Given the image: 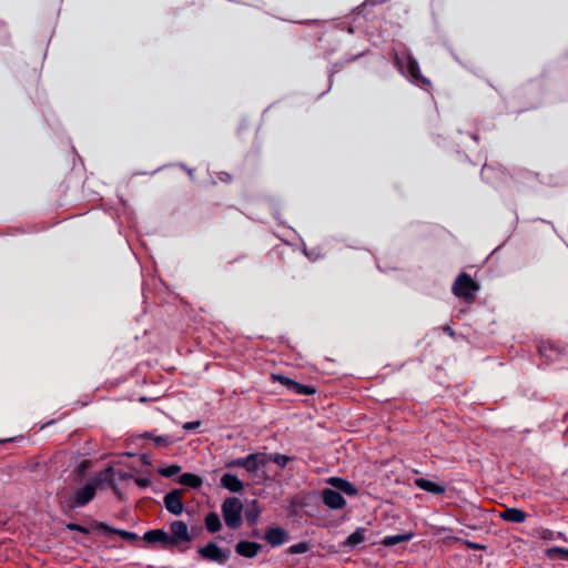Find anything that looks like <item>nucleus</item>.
Returning <instances> with one entry per match:
<instances>
[{"label": "nucleus", "mask_w": 568, "mask_h": 568, "mask_svg": "<svg viewBox=\"0 0 568 568\" xmlns=\"http://www.w3.org/2000/svg\"><path fill=\"white\" fill-rule=\"evenodd\" d=\"M265 539L272 546H280L287 539V534L280 527H272L265 534Z\"/></svg>", "instance_id": "f8f14e48"}, {"label": "nucleus", "mask_w": 568, "mask_h": 568, "mask_svg": "<svg viewBox=\"0 0 568 568\" xmlns=\"http://www.w3.org/2000/svg\"><path fill=\"white\" fill-rule=\"evenodd\" d=\"M205 527L210 532H216L221 529L222 524L216 513H210L205 517Z\"/></svg>", "instance_id": "aec40b11"}, {"label": "nucleus", "mask_w": 568, "mask_h": 568, "mask_svg": "<svg viewBox=\"0 0 568 568\" xmlns=\"http://www.w3.org/2000/svg\"><path fill=\"white\" fill-rule=\"evenodd\" d=\"M366 538V530L362 527L357 528L353 534H351L344 542V546L354 548L361 542H363Z\"/></svg>", "instance_id": "f3484780"}, {"label": "nucleus", "mask_w": 568, "mask_h": 568, "mask_svg": "<svg viewBox=\"0 0 568 568\" xmlns=\"http://www.w3.org/2000/svg\"><path fill=\"white\" fill-rule=\"evenodd\" d=\"M261 509L256 500H253L248 504L245 510V518L250 524H255L260 518Z\"/></svg>", "instance_id": "6ab92c4d"}, {"label": "nucleus", "mask_w": 568, "mask_h": 568, "mask_svg": "<svg viewBox=\"0 0 568 568\" xmlns=\"http://www.w3.org/2000/svg\"><path fill=\"white\" fill-rule=\"evenodd\" d=\"M143 540L151 545H160L164 548H172V540L169 532L163 529L149 530L143 535Z\"/></svg>", "instance_id": "6e6552de"}, {"label": "nucleus", "mask_w": 568, "mask_h": 568, "mask_svg": "<svg viewBox=\"0 0 568 568\" xmlns=\"http://www.w3.org/2000/svg\"><path fill=\"white\" fill-rule=\"evenodd\" d=\"M122 538L124 539H128V540H134L136 539V535L133 534V532H129V531H125V530H118L116 531Z\"/></svg>", "instance_id": "bb28decb"}, {"label": "nucleus", "mask_w": 568, "mask_h": 568, "mask_svg": "<svg viewBox=\"0 0 568 568\" xmlns=\"http://www.w3.org/2000/svg\"><path fill=\"white\" fill-rule=\"evenodd\" d=\"M169 529V538L172 540V547L190 544L195 537L189 526L182 520H173L170 523Z\"/></svg>", "instance_id": "7ed1b4c3"}, {"label": "nucleus", "mask_w": 568, "mask_h": 568, "mask_svg": "<svg viewBox=\"0 0 568 568\" xmlns=\"http://www.w3.org/2000/svg\"><path fill=\"white\" fill-rule=\"evenodd\" d=\"M97 485V483H89L81 489L77 490L74 493L71 507H79L88 504L95 495Z\"/></svg>", "instance_id": "1a4fd4ad"}, {"label": "nucleus", "mask_w": 568, "mask_h": 568, "mask_svg": "<svg viewBox=\"0 0 568 568\" xmlns=\"http://www.w3.org/2000/svg\"><path fill=\"white\" fill-rule=\"evenodd\" d=\"M235 549L239 555L246 558H253L258 554L261 546L253 541H240Z\"/></svg>", "instance_id": "ddd939ff"}, {"label": "nucleus", "mask_w": 568, "mask_h": 568, "mask_svg": "<svg viewBox=\"0 0 568 568\" xmlns=\"http://www.w3.org/2000/svg\"><path fill=\"white\" fill-rule=\"evenodd\" d=\"M308 550V545L306 542H300L296 545H293L288 548L290 554H303Z\"/></svg>", "instance_id": "393cba45"}, {"label": "nucleus", "mask_w": 568, "mask_h": 568, "mask_svg": "<svg viewBox=\"0 0 568 568\" xmlns=\"http://www.w3.org/2000/svg\"><path fill=\"white\" fill-rule=\"evenodd\" d=\"M413 538V534H399V535H393V536H386L382 544L386 547L395 546L400 542L408 541Z\"/></svg>", "instance_id": "a211bd4d"}, {"label": "nucleus", "mask_w": 568, "mask_h": 568, "mask_svg": "<svg viewBox=\"0 0 568 568\" xmlns=\"http://www.w3.org/2000/svg\"><path fill=\"white\" fill-rule=\"evenodd\" d=\"M326 483L333 488L322 489V501L332 509H341L346 505L342 494L347 496L357 495L356 487L343 478L329 477Z\"/></svg>", "instance_id": "f257e3e1"}, {"label": "nucleus", "mask_w": 568, "mask_h": 568, "mask_svg": "<svg viewBox=\"0 0 568 568\" xmlns=\"http://www.w3.org/2000/svg\"><path fill=\"white\" fill-rule=\"evenodd\" d=\"M68 528L69 529H74V530H79V531H82V532H87V529L85 528H82L81 526H78L75 524H69L68 525Z\"/></svg>", "instance_id": "c756f323"}, {"label": "nucleus", "mask_w": 568, "mask_h": 568, "mask_svg": "<svg viewBox=\"0 0 568 568\" xmlns=\"http://www.w3.org/2000/svg\"><path fill=\"white\" fill-rule=\"evenodd\" d=\"M142 463L145 464V465H150V462H149V458L144 455L142 456Z\"/></svg>", "instance_id": "473e14b6"}, {"label": "nucleus", "mask_w": 568, "mask_h": 568, "mask_svg": "<svg viewBox=\"0 0 568 568\" xmlns=\"http://www.w3.org/2000/svg\"><path fill=\"white\" fill-rule=\"evenodd\" d=\"M374 3L384 2L385 0H372Z\"/></svg>", "instance_id": "72a5a7b5"}, {"label": "nucleus", "mask_w": 568, "mask_h": 568, "mask_svg": "<svg viewBox=\"0 0 568 568\" xmlns=\"http://www.w3.org/2000/svg\"><path fill=\"white\" fill-rule=\"evenodd\" d=\"M400 71L410 78L416 84H427L428 81L420 77L417 62L409 55L403 59L396 58Z\"/></svg>", "instance_id": "0eeeda50"}, {"label": "nucleus", "mask_w": 568, "mask_h": 568, "mask_svg": "<svg viewBox=\"0 0 568 568\" xmlns=\"http://www.w3.org/2000/svg\"><path fill=\"white\" fill-rule=\"evenodd\" d=\"M477 291L478 285L466 274L459 275L453 286L454 294L465 300L474 298Z\"/></svg>", "instance_id": "423d86ee"}, {"label": "nucleus", "mask_w": 568, "mask_h": 568, "mask_svg": "<svg viewBox=\"0 0 568 568\" xmlns=\"http://www.w3.org/2000/svg\"><path fill=\"white\" fill-rule=\"evenodd\" d=\"M245 465H246V457L234 459V460L227 463L226 466L227 467H243V468H245Z\"/></svg>", "instance_id": "a878e982"}, {"label": "nucleus", "mask_w": 568, "mask_h": 568, "mask_svg": "<svg viewBox=\"0 0 568 568\" xmlns=\"http://www.w3.org/2000/svg\"><path fill=\"white\" fill-rule=\"evenodd\" d=\"M546 554L551 559L559 556V557L568 560V549H565V548L552 547V548L547 549Z\"/></svg>", "instance_id": "5701e85b"}, {"label": "nucleus", "mask_w": 568, "mask_h": 568, "mask_svg": "<svg viewBox=\"0 0 568 568\" xmlns=\"http://www.w3.org/2000/svg\"><path fill=\"white\" fill-rule=\"evenodd\" d=\"M415 485L423 490H426V491H429V493H433L436 495L443 494L445 491L444 486H442L435 481L425 479V478L415 479Z\"/></svg>", "instance_id": "2eb2a0df"}, {"label": "nucleus", "mask_w": 568, "mask_h": 568, "mask_svg": "<svg viewBox=\"0 0 568 568\" xmlns=\"http://www.w3.org/2000/svg\"><path fill=\"white\" fill-rule=\"evenodd\" d=\"M181 470V467L178 465H171L169 467H163L159 469V473L164 477H172Z\"/></svg>", "instance_id": "b1692460"}, {"label": "nucleus", "mask_w": 568, "mask_h": 568, "mask_svg": "<svg viewBox=\"0 0 568 568\" xmlns=\"http://www.w3.org/2000/svg\"><path fill=\"white\" fill-rule=\"evenodd\" d=\"M154 442L158 445H165V446L171 443V440L168 437H156V438H154Z\"/></svg>", "instance_id": "c85d7f7f"}, {"label": "nucleus", "mask_w": 568, "mask_h": 568, "mask_svg": "<svg viewBox=\"0 0 568 568\" xmlns=\"http://www.w3.org/2000/svg\"><path fill=\"white\" fill-rule=\"evenodd\" d=\"M225 525L232 529H237L242 525L243 504L236 497L226 498L221 506Z\"/></svg>", "instance_id": "f03ea898"}, {"label": "nucleus", "mask_w": 568, "mask_h": 568, "mask_svg": "<svg viewBox=\"0 0 568 568\" xmlns=\"http://www.w3.org/2000/svg\"><path fill=\"white\" fill-rule=\"evenodd\" d=\"M166 509L173 515H180L183 511V503L179 491H172L164 497Z\"/></svg>", "instance_id": "9d476101"}, {"label": "nucleus", "mask_w": 568, "mask_h": 568, "mask_svg": "<svg viewBox=\"0 0 568 568\" xmlns=\"http://www.w3.org/2000/svg\"><path fill=\"white\" fill-rule=\"evenodd\" d=\"M467 546H468L469 548H473V549H480V548H481L479 545L474 544V542H469V541L467 542Z\"/></svg>", "instance_id": "2f4dec72"}, {"label": "nucleus", "mask_w": 568, "mask_h": 568, "mask_svg": "<svg viewBox=\"0 0 568 568\" xmlns=\"http://www.w3.org/2000/svg\"><path fill=\"white\" fill-rule=\"evenodd\" d=\"M221 485L232 493H240L244 484L233 474H224L221 478Z\"/></svg>", "instance_id": "4468645a"}, {"label": "nucleus", "mask_w": 568, "mask_h": 568, "mask_svg": "<svg viewBox=\"0 0 568 568\" xmlns=\"http://www.w3.org/2000/svg\"><path fill=\"white\" fill-rule=\"evenodd\" d=\"M273 378L277 379L283 385H286L288 389H291L292 392H294L296 394H315V392H316V389L314 387L300 385L282 375H273Z\"/></svg>", "instance_id": "9b49d317"}, {"label": "nucleus", "mask_w": 568, "mask_h": 568, "mask_svg": "<svg viewBox=\"0 0 568 568\" xmlns=\"http://www.w3.org/2000/svg\"><path fill=\"white\" fill-rule=\"evenodd\" d=\"M200 426V422H194V423H186L184 425V428L185 429H192V428H195V427H199Z\"/></svg>", "instance_id": "7c9ffc66"}, {"label": "nucleus", "mask_w": 568, "mask_h": 568, "mask_svg": "<svg viewBox=\"0 0 568 568\" xmlns=\"http://www.w3.org/2000/svg\"><path fill=\"white\" fill-rule=\"evenodd\" d=\"M268 458H267V464L270 462H273L275 463L278 467L281 468H285L286 465L288 464L290 462V457L286 456V455H281V454H267Z\"/></svg>", "instance_id": "4be33fe9"}, {"label": "nucleus", "mask_w": 568, "mask_h": 568, "mask_svg": "<svg viewBox=\"0 0 568 568\" xmlns=\"http://www.w3.org/2000/svg\"><path fill=\"white\" fill-rule=\"evenodd\" d=\"M500 518L511 523H523L526 519V514L518 508H507L500 514Z\"/></svg>", "instance_id": "dca6fc26"}, {"label": "nucleus", "mask_w": 568, "mask_h": 568, "mask_svg": "<svg viewBox=\"0 0 568 568\" xmlns=\"http://www.w3.org/2000/svg\"><path fill=\"white\" fill-rule=\"evenodd\" d=\"M267 458V454H251L246 456V471L258 477V481L270 480L272 476L267 473V470L263 469L261 474H258L262 468L266 467Z\"/></svg>", "instance_id": "20e7f679"}, {"label": "nucleus", "mask_w": 568, "mask_h": 568, "mask_svg": "<svg viewBox=\"0 0 568 568\" xmlns=\"http://www.w3.org/2000/svg\"><path fill=\"white\" fill-rule=\"evenodd\" d=\"M135 483L140 487H148L150 485V480L148 478H135Z\"/></svg>", "instance_id": "cd10ccee"}, {"label": "nucleus", "mask_w": 568, "mask_h": 568, "mask_svg": "<svg viewBox=\"0 0 568 568\" xmlns=\"http://www.w3.org/2000/svg\"><path fill=\"white\" fill-rule=\"evenodd\" d=\"M199 554L203 559L219 565H224L231 557L230 550L221 548L214 542H209L207 545L200 547Z\"/></svg>", "instance_id": "39448f33"}, {"label": "nucleus", "mask_w": 568, "mask_h": 568, "mask_svg": "<svg viewBox=\"0 0 568 568\" xmlns=\"http://www.w3.org/2000/svg\"><path fill=\"white\" fill-rule=\"evenodd\" d=\"M179 483L189 487L197 488L202 485V479L197 475L185 473L180 476Z\"/></svg>", "instance_id": "412c9836"}]
</instances>
